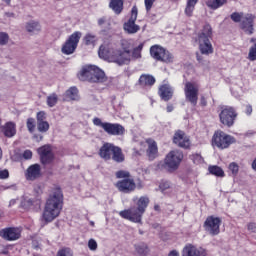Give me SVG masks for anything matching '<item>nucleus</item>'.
Instances as JSON below:
<instances>
[{
    "label": "nucleus",
    "mask_w": 256,
    "mask_h": 256,
    "mask_svg": "<svg viewBox=\"0 0 256 256\" xmlns=\"http://www.w3.org/2000/svg\"><path fill=\"white\" fill-rule=\"evenodd\" d=\"M63 209V192L61 189L57 188L48 197L44 211L42 213V227L48 225V223H53L59 215H61V210Z\"/></svg>",
    "instance_id": "f257e3e1"
},
{
    "label": "nucleus",
    "mask_w": 256,
    "mask_h": 256,
    "mask_svg": "<svg viewBox=\"0 0 256 256\" xmlns=\"http://www.w3.org/2000/svg\"><path fill=\"white\" fill-rule=\"evenodd\" d=\"M121 47L123 51L115 48H108L105 45H101L98 51L100 59L105 61H111L117 63V65H125V62L129 58V41L122 40Z\"/></svg>",
    "instance_id": "f03ea898"
},
{
    "label": "nucleus",
    "mask_w": 256,
    "mask_h": 256,
    "mask_svg": "<svg viewBox=\"0 0 256 256\" xmlns=\"http://www.w3.org/2000/svg\"><path fill=\"white\" fill-rule=\"evenodd\" d=\"M211 39H213V28L211 24L206 23L195 38V42L198 43L202 55H211L213 53Z\"/></svg>",
    "instance_id": "7ed1b4c3"
},
{
    "label": "nucleus",
    "mask_w": 256,
    "mask_h": 256,
    "mask_svg": "<svg viewBox=\"0 0 256 256\" xmlns=\"http://www.w3.org/2000/svg\"><path fill=\"white\" fill-rule=\"evenodd\" d=\"M133 203L136 205L135 210H130L129 221L133 223H141V219L151 200L147 196H141L140 198H133Z\"/></svg>",
    "instance_id": "20e7f679"
},
{
    "label": "nucleus",
    "mask_w": 256,
    "mask_h": 256,
    "mask_svg": "<svg viewBox=\"0 0 256 256\" xmlns=\"http://www.w3.org/2000/svg\"><path fill=\"white\" fill-rule=\"evenodd\" d=\"M237 140L235 137L225 133L223 130H217L214 132L212 137V145L213 147H217V149H229L233 143H236Z\"/></svg>",
    "instance_id": "39448f33"
},
{
    "label": "nucleus",
    "mask_w": 256,
    "mask_h": 256,
    "mask_svg": "<svg viewBox=\"0 0 256 256\" xmlns=\"http://www.w3.org/2000/svg\"><path fill=\"white\" fill-rule=\"evenodd\" d=\"M238 115L239 114L234 107L222 106L219 113L220 123L224 125V127L231 128L233 125H235V121H237Z\"/></svg>",
    "instance_id": "423d86ee"
},
{
    "label": "nucleus",
    "mask_w": 256,
    "mask_h": 256,
    "mask_svg": "<svg viewBox=\"0 0 256 256\" xmlns=\"http://www.w3.org/2000/svg\"><path fill=\"white\" fill-rule=\"evenodd\" d=\"M150 57L161 63H173V54L159 44L150 47Z\"/></svg>",
    "instance_id": "0eeeda50"
},
{
    "label": "nucleus",
    "mask_w": 256,
    "mask_h": 256,
    "mask_svg": "<svg viewBox=\"0 0 256 256\" xmlns=\"http://www.w3.org/2000/svg\"><path fill=\"white\" fill-rule=\"evenodd\" d=\"M93 124L96 127H101L108 135L119 136L125 133V128H123L121 124L103 122L100 118L97 117L93 119Z\"/></svg>",
    "instance_id": "6e6552de"
},
{
    "label": "nucleus",
    "mask_w": 256,
    "mask_h": 256,
    "mask_svg": "<svg viewBox=\"0 0 256 256\" xmlns=\"http://www.w3.org/2000/svg\"><path fill=\"white\" fill-rule=\"evenodd\" d=\"M184 154L181 150H172L170 151L164 160V163L169 171H177L179 169V165H181V161H183Z\"/></svg>",
    "instance_id": "1a4fd4ad"
},
{
    "label": "nucleus",
    "mask_w": 256,
    "mask_h": 256,
    "mask_svg": "<svg viewBox=\"0 0 256 256\" xmlns=\"http://www.w3.org/2000/svg\"><path fill=\"white\" fill-rule=\"evenodd\" d=\"M221 223L222 220L220 217H215L213 215L208 216L204 221L203 228L206 233L215 237L221 233Z\"/></svg>",
    "instance_id": "9d476101"
},
{
    "label": "nucleus",
    "mask_w": 256,
    "mask_h": 256,
    "mask_svg": "<svg viewBox=\"0 0 256 256\" xmlns=\"http://www.w3.org/2000/svg\"><path fill=\"white\" fill-rule=\"evenodd\" d=\"M81 35V32L76 31L67 39L62 46V53L64 55H73V53H75V49H77V45H79Z\"/></svg>",
    "instance_id": "9b49d317"
},
{
    "label": "nucleus",
    "mask_w": 256,
    "mask_h": 256,
    "mask_svg": "<svg viewBox=\"0 0 256 256\" xmlns=\"http://www.w3.org/2000/svg\"><path fill=\"white\" fill-rule=\"evenodd\" d=\"M184 93L186 101L193 107H197V101H199V87L193 82H186L184 87Z\"/></svg>",
    "instance_id": "f8f14e48"
},
{
    "label": "nucleus",
    "mask_w": 256,
    "mask_h": 256,
    "mask_svg": "<svg viewBox=\"0 0 256 256\" xmlns=\"http://www.w3.org/2000/svg\"><path fill=\"white\" fill-rule=\"evenodd\" d=\"M172 143L181 149H191V139L183 130H176L174 132Z\"/></svg>",
    "instance_id": "ddd939ff"
},
{
    "label": "nucleus",
    "mask_w": 256,
    "mask_h": 256,
    "mask_svg": "<svg viewBox=\"0 0 256 256\" xmlns=\"http://www.w3.org/2000/svg\"><path fill=\"white\" fill-rule=\"evenodd\" d=\"M255 15L245 14L240 23V29L246 33V35H253L255 33Z\"/></svg>",
    "instance_id": "4468645a"
},
{
    "label": "nucleus",
    "mask_w": 256,
    "mask_h": 256,
    "mask_svg": "<svg viewBox=\"0 0 256 256\" xmlns=\"http://www.w3.org/2000/svg\"><path fill=\"white\" fill-rule=\"evenodd\" d=\"M0 237L5 241H17V239H21V228H4L0 230Z\"/></svg>",
    "instance_id": "2eb2a0df"
},
{
    "label": "nucleus",
    "mask_w": 256,
    "mask_h": 256,
    "mask_svg": "<svg viewBox=\"0 0 256 256\" xmlns=\"http://www.w3.org/2000/svg\"><path fill=\"white\" fill-rule=\"evenodd\" d=\"M182 256H207V251L193 244H186L182 249Z\"/></svg>",
    "instance_id": "dca6fc26"
},
{
    "label": "nucleus",
    "mask_w": 256,
    "mask_h": 256,
    "mask_svg": "<svg viewBox=\"0 0 256 256\" xmlns=\"http://www.w3.org/2000/svg\"><path fill=\"white\" fill-rule=\"evenodd\" d=\"M146 143L148 145L146 155L149 161H155V159L159 157V147L157 146V142L151 138H148L146 139Z\"/></svg>",
    "instance_id": "f3484780"
},
{
    "label": "nucleus",
    "mask_w": 256,
    "mask_h": 256,
    "mask_svg": "<svg viewBox=\"0 0 256 256\" xmlns=\"http://www.w3.org/2000/svg\"><path fill=\"white\" fill-rule=\"evenodd\" d=\"M41 177V165L32 164L25 171V178L27 181H36Z\"/></svg>",
    "instance_id": "a211bd4d"
},
{
    "label": "nucleus",
    "mask_w": 256,
    "mask_h": 256,
    "mask_svg": "<svg viewBox=\"0 0 256 256\" xmlns=\"http://www.w3.org/2000/svg\"><path fill=\"white\" fill-rule=\"evenodd\" d=\"M38 154L40 155L41 163H43V165H47L53 161V152L49 145H44L38 148Z\"/></svg>",
    "instance_id": "6ab92c4d"
},
{
    "label": "nucleus",
    "mask_w": 256,
    "mask_h": 256,
    "mask_svg": "<svg viewBox=\"0 0 256 256\" xmlns=\"http://www.w3.org/2000/svg\"><path fill=\"white\" fill-rule=\"evenodd\" d=\"M158 95L162 101H171L173 99L174 90L169 84H162L158 88Z\"/></svg>",
    "instance_id": "aec40b11"
},
{
    "label": "nucleus",
    "mask_w": 256,
    "mask_h": 256,
    "mask_svg": "<svg viewBox=\"0 0 256 256\" xmlns=\"http://www.w3.org/2000/svg\"><path fill=\"white\" fill-rule=\"evenodd\" d=\"M137 15H139V10H138L137 6H133L131 9V16L129 19V33L130 34L137 33L139 31H141V26L135 24V21H137Z\"/></svg>",
    "instance_id": "412c9836"
},
{
    "label": "nucleus",
    "mask_w": 256,
    "mask_h": 256,
    "mask_svg": "<svg viewBox=\"0 0 256 256\" xmlns=\"http://www.w3.org/2000/svg\"><path fill=\"white\" fill-rule=\"evenodd\" d=\"M156 82L157 80L153 75L142 74L138 80V85L142 87V89H151Z\"/></svg>",
    "instance_id": "4be33fe9"
},
{
    "label": "nucleus",
    "mask_w": 256,
    "mask_h": 256,
    "mask_svg": "<svg viewBox=\"0 0 256 256\" xmlns=\"http://www.w3.org/2000/svg\"><path fill=\"white\" fill-rule=\"evenodd\" d=\"M115 150V145L112 143H105L99 150V155L104 161H111L113 156V151Z\"/></svg>",
    "instance_id": "5701e85b"
},
{
    "label": "nucleus",
    "mask_w": 256,
    "mask_h": 256,
    "mask_svg": "<svg viewBox=\"0 0 256 256\" xmlns=\"http://www.w3.org/2000/svg\"><path fill=\"white\" fill-rule=\"evenodd\" d=\"M95 66H85L82 70L78 73V78L80 81H89L92 83L93 81V73H94Z\"/></svg>",
    "instance_id": "b1692460"
},
{
    "label": "nucleus",
    "mask_w": 256,
    "mask_h": 256,
    "mask_svg": "<svg viewBox=\"0 0 256 256\" xmlns=\"http://www.w3.org/2000/svg\"><path fill=\"white\" fill-rule=\"evenodd\" d=\"M25 29L30 35H39L41 33V23L37 20H30L26 22Z\"/></svg>",
    "instance_id": "393cba45"
},
{
    "label": "nucleus",
    "mask_w": 256,
    "mask_h": 256,
    "mask_svg": "<svg viewBox=\"0 0 256 256\" xmlns=\"http://www.w3.org/2000/svg\"><path fill=\"white\" fill-rule=\"evenodd\" d=\"M82 41L84 45H86V47L95 49V47H97V43H99V36L91 32H88L84 35Z\"/></svg>",
    "instance_id": "a878e982"
},
{
    "label": "nucleus",
    "mask_w": 256,
    "mask_h": 256,
    "mask_svg": "<svg viewBox=\"0 0 256 256\" xmlns=\"http://www.w3.org/2000/svg\"><path fill=\"white\" fill-rule=\"evenodd\" d=\"M107 81V76H105V72L99 69V67L94 66V72L92 74V83H105Z\"/></svg>",
    "instance_id": "bb28decb"
},
{
    "label": "nucleus",
    "mask_w": 256,
    "mask_h": 256,
    "mask_svg": "<svg viewBox=\"0 0 256 256\" xmlns=\"http://www.w3.org/2000/svg\"><path fill=\"white\" fill-rule=\"evenodd\" d=\"M3 133L5 137H15L17 129L15 128V123L7 122L3 127Z\"/></svg>",
    "instance_id": "cd10ccee"
},
{
    "label": "nucleus",
    "mask_w": 256,
    "mask_h": 256,
    "mask_svg": "<svg viewBox=\"0 0 256 256\" xmlns=\"http://www.w3.org/2000/svg\"><path fill=\"white\" fill-rule=\"evenodd\" d=\"M65 99L67 101H79V90L77 87H71L65 92Z\"/></svg>",
    "instance_id": "c85d7f7f"
},
{
    "label": "nucleus",
    "mask_w": 256,
    "mask_h": 256,
    "mask_svg": "<svg viewBox=\"0 0 256 256\" xmlns=\"http://www.w3.org/2000/svg\"><path fill=\"white\" fill-rule=\"evenodd\" d=\"M115 163H123L125 161V155H123V151L118 146L114 147V151L112 152V157Z\"/></svg>",
    "instance_id": "c756f323"
},
{
    "label": "nucleus",
    "mask_w": 256,
    "mask_h": 256,
    "mask_svg": "<svg viewBox=\"0 0 256 256\" xmlns=\"http://www.w3.org/2000/svg\"><path fill=\"white\" fill-rule=\"evenodd\" d=\"M109 7L116 15H119L123 11V0H110Z\"/></svg>",
    "instance_id": "7c9ffc66"
},
{
    "label": "nucleus",
    "mask_w": 256,
    "mask_h": 256,
    "mask_svg": "<svg viewBox=\"0 0 256 256\" xmlns=\"http://www.w3.org/2000/svg\"><path fill=\"white\" fill-rule=\"evenodd\" d=\"M135 251L139 256L149 255V246L145 242H140L135 245Z\"/></svg>",
    "instance_id": "2f4dec72"
},
{
    "label": "nucleus",
    "mask_w": 256,
    "mask_h": 256,
    "mask_svg": "<svg viewBox=\"0 0 256 256\" xmlns=\"http://www.w3.org/2000/svg\"><path fill=\"white\" fill-rule=\"evenodd\" d=\"M225 4H227V0H206L207 7L213 11L220 9Z\"/></svg>",
    "instance_id": "473e14b6"
},
{
    "label": "nucleus",
    "mask_w": 256,
    "mask_h": 256,
    "mask_svg": "<svg viewBox=\"0 0 256 256\" xmlns=\"http://www.w3.org/2000/svg\"><path fill=\"white\" fill-rule=\"evenodd\" d=\"M208 171L210 175H214L215 177H225V171L217 165L209 166Z\"/></svg>",
    "instance_id": "72a5a7b5"
},
{
    "label": "nucleus",
    "mask_w": 256,
    "mask_h": 256,
    "mask_svg": "<svg viewBox=\"0 0 256 256\" xmlns=\"http://www.w3.org/2000/svg\"><path fill=\"white\" fill-rule=\"evenodd\" d=\"M199 3V0H188L185 8V13L188 17L193 15V11H195V6Z\"/></svg>",
    "instance_id": "f704fd0d"
},
{
    "label": "nucleus",
    "mask_w": 256,
    "mask_h": 256,
    "mask_svg": "<svg viewBox=\"0 0 256 256\" xmlns=\"http://www.w3.org/2000/svg\"><path fill=\"white\" fill-rule=\"evenodd\" d=\"M116 187L121 193H129V179L118 181Z\"/></svg>",
    "instance_id": "c9c22d12"
},
{
    "label": "nucleus",
    "mask_w": 256,
    "mask_h": 256,
    "mask_svg": "<svg viewBox=\"0 0 256 256\" xmlns=\"http://www.w3.org/2000/svg\"><path fill=\"white\" fill-rule=\"evenodd\" d=\"M250 43H253V45L249 49L248 59L250 61H256V38H251Z\"/></svg>",
    "instance_id": "e433bc0d"
},
{
    "label": "nucleus",
    "mask_w": 256,
    "mask_h": 256,
    "mask_svg": "<svg viewBox=\"0 0 256 256\" xmlns=\"http://www.w3.org/2000/svg\"><path fill=\"white\" fill-rule=\"evenodd\" d=\"M144 44L140 43L137 47L132 50V59L136 61V59H141V51H143Z\"/></svg>",
    "instance_id": "4c0bfd02"
},
{
    "label": "nucleus",
    "mask_w": 256,
    "mask_h": 256,
    "mask_svg": "<svg viewBox=\"0 0 256 256\" xmlns=\"http://www.w3.org/2000/svg\"><path fill=\"white\" fill-rule=\"evenodd\" d=\"M58 101H59V96H57V94L55 93H52L47 97L46 103L48 107H55Z\"/></svg>",
    "instance_id": "58836bf2"
},
{
    "label": "nucleus",
    "mask_w": 256,
    "mask_h": 256,
    "mask_svg": "<svg viewBox=\"0 0 256 256\" xmlns=\"http://www.w3.org/2000/svg\"><path fill=\"white\" fill-rule=\"evenodd\" d=\"M33 199L29 198V196H24L21 201V207L23 209H31L33 207Z\"/></svg>",
    "instance_id": "ea45409f"
},
{
    "label": "nucleus",
    "mask_w": 256,
    "mask_h": 256,
    "mask_svg": "<svg viewBox=\"0 0 256 256\" xmlns=\"http://www.w3.org/2000/svg\"><path fill=\"white\" fill-rule=\"evenodd\" d=\"M243 17H245V14L243 12H234L230 15V19L234 23H241V21H243Z\"/></svg>",
    "instance_id": "a19ab883"
},
{
    "label": "nucleus",
    "mask_w": 256,
    "mask_h": 256,
    "mask_svg": "<svg viewBox=\"0 0 256 256\" xmlns=\"http://www.w3.org/2000/svg\"><path fill=\"white\" fill-rule=\"evenodd\" d=\"M228 169L233 177H237V175H239V164H237V162H231Z\"/></svg>",
    "instance_id": "79ce46f5"
},
{
    "label": "nucleus",
    "mask_w": 256,
    "mask_h": 256,
    "mask_svg": "<svg viewBox=\"0 0 256 256\" xmlns=\"http://www.w3.org/2000/svg\"><path fill=\"white\" fill-rule=\"evenodd\" d=\"M37 129L40 133H47L49 131V122H37Z\"/></svg>",
    "instance_id": "37998d69"
},
{
    "label": "nucleus",
    "mask_w": 256,
    "mask_h": 256,
    "mask_svg": "<svg viewBox=\"0 0 256 256\" xmlns=\"http://www.w3.org/2000/svg\"><path fill=\"white\" fill-rule=\"evenodd\" d=\"M9 43V34L7 32H0V45L4 47Z\"/></svg>",
    "instance_id": "c03bdc74"
},
{
    "label": "nucleus",
    "mask_w": 256,
    "mask_h": 256,
    "mask_svg": "<svg viewBox=\"0 0 256 256\" xmlns=\"http://www.w3.org/2000/svg\"><path fill=\"white\" fill-rule=\"evenodd\" d=\"M190 159L195 163V165H200V163H203V156L199 153L192 154L190 156Z\"/></svg>",
    "instance_id": "a18cd8bd"
},
{
    "label": "nucleus",
    "mask_w": 256,
    "mask_h": 256,
    "mask_svg": "<svg viewBox=\"0 0 256 256\" xmlns=\"http://www.w3.org/2000/svg\"><path fill=\"white\" fill-rule=\"evenodd\" d=\"M57 256H73V250L70 248H63L57 252Z\"/></svg>",
    "instance_id": "49530a36"
},
{
    "label": "nucleus",
    "mask_w": 256,
    "mask_h": 256,
    "mask_svg": "<svg viewBox=\"0 0 256 256\" xmlns=\"http://www.w3.org/2000/svg\"><path fill=\"white\" fill-rule=\"evenodd\" d=\"M155 1L157 0H144L146 13H151V9H153V5H155Z\"/></svg>",
    "instance_id": "de8ad7c7"
},
{
    "label": "nucleus",
    "mask_w": 256,
    "mask_h": 256,
    "mask_svg": "<svg viewBox=\"0 0 256 256\" xmlns=\"http://www.w3.org/2000/svg\"><path fill=\"white\" fill-rule=\"evenodd\" d=\"M27 129L30 133H33V131H35V119L33 118L27 119Z\"/></svg>",
    "instance_id": "09e8293b"
},
{
    "label": "nucleus",
    "mask_w": 256,
    "mask_h": 256,
    "mask_svg": "<svg viewBox=\"0 0 256 256\" xmlns=\"http://www.w3.org/2000/svg\"><path fill=\"white\" fill-rule=\"evenodd\" d=\"M37 123H43L47 119V114L44 111H40L36 116Z\"/></svg>",
    "instance_id": "8fccbe9b"
},
{
    "label": "nucleus",
    "mask_w": 256,
    "mask_h": 256,
    "mask_svg": "<svg viewBox=\"0 0 256 256\" xmlns=\"http://www.w3.org/2000/svg\"><path fill=\"white\" fill-rule=\"evenodd\" d=\"M117 179H129V172L120 170L116 172Z\"/></svg>",
    "instance_id": "3c124183"
},
{
    "label": "nucleus",
    "mask_w": 256,
    "mask_h": 256,
    "mask_svg": "<svg viewBox=\"0 0 256 256\" xmlns=\"http://www.w3.org/2000/svg\"><path fill=\"white\" fill-rule=\"evenodd\" d=\"M88 249H90V251H97V241H95V239L88 241Z\"/></svg>",
    "instance_id": "603ef678"
},
{
    "label": "nucleus",
    "mask_w": 256,
    "mask_h": 256,
    "mask_svg": "<svg viewBox=\"0 0 256 256\" xmlns=\"http://www.w3.org/2000/svg\"><path fill=\"white\" fill-rule=\"evenodd\" d=\"M171 183L169 181H162L159 185V189L161 191H167V189H170Z\"/></svg>",
    "instance_id": "864d4df0"
},
{
    "label": "nucleus",
    "mask_w": 256,
    "mask_h": 256,
    "mask_svg": "<svg viewBox=\"0 0 256 256\" xmlns=\"http://www.w3.org/2000/svg\"><path fill=\"white\" fill-rule=\"evenodd\" d=\"M0 179H9V170H0Z\"/></svg>",
    "instance_id": "5fc2aeb1"
},
{
    "label": "nucleus",
    "mask_w": 256,
    "mask_h": 256,
    "mask_svg": "<svg viewBox=\"0 0 256 256\" xmlns=\"http://www.w3.org/2000/svg\"><path fill=\"white\" fill-rule=\"evenodd\" d=\"M200 107H207V98L205 95L200 96V102H199Z\"/></svg>",
    "instance_id": "6e6d98bb"
},
{
    "label": "nucleus",
    "mask_w": 256,
    "mask_h": 256,
    "mask_svg": "<svg viewBox=\"0 0 256 256\" xmlns=\"http://www.w3.org/2000/svg\"><path fill=\"white\" fill-rule=\"evenodd\" d=\"M248 231H252V233H255L256 231V223L255 222H250L247 225Z\"/></svg>",
    "instance_id": "4d7b16f0"
},
{
    "label": "nucleus",
    "mask_w": 256,
    "mask_h": 256,
    "mask_svg": "<svg viewBox=\"0 0 256 256\" xmlns=\"http://www.w3.org/2000/svg\"><path fill=\"white\" fill-rule=\"evenodd\" d=\"M134 189H137V185L135 184V181L133 179H129V191H133Z\"/></svg>",
    "instance_id": "13d9d810"
},
{
    "label": "nucleus",
    "mask_w": 256,
    "mask_h": 256,
    "mask_svg": "<svg viewBox=\"0 0 256 256\" xmlns=\"http://www.w3.org/2000/svg\"><path fill=\"white\" fill-rule=\"evenodd\" d=\"M120 217L123 219H129V210H123L119 212Z\"/></svg>",
    "instance_id": "bf43d9fd"
},
{
    "label": "nucleus",
    "mask_w": 256,
    "mask_h": 256,
    "mask_svg": "<svg viewBox=\"0 0 256 256\" xmlns=\"http://www.w3.org/2000/svg\"><path fill=\"white\" fill-rule=\"evenodd\" d=\"M23 157L24 159H31L33 157V152H31V150H26L23 153Z\"/></svg>",
    "instance_id": "052dcab7"
},
{
    "label": "nucleus",
    "mask_w": 256,
    "mask_h": 256,
    "mask_svg": "<svg viewBox=\"0 0 256 256\" xmlns=\"http://www.w3.org/2000/svg\"><path fill=\"white\" fill-rule=\"evenodd\" d=\"M143 153H144V150H137L134 148L132 157H141V155H143Z\"/></svg>",
    "instance_id": "680f3d73"
},
{
    "label": "nucleus",
    "mask_w": 256,
    "mask_h": 256,
    "mask_svg": "<svg viewBox=\"0 0 256 256\" xmlns=\"http://www.w3.org/2000/svg\"><path fill=\"white\" fill-rule=\"evenodd\" d=\"M105 24H107V18L106 17H102V18L98 19L99 27H103Z\"/></svg>",
    "instance_id": "e2e57ef3"
},
{
    "label": "nucleus",
    "mask_w": 256,
    "mask_h": 256,
    "mask_svg": "<svg viewBox=\"0 0 256 256\" xmlns=\"http://www.w3.org/2000/svg\"><path fill=\"white\" fill-rule=\"evenodd\" d=\"M245 113L249 116V115H251V113H253V106H251V105H246V107H245Z\"/></svg>",
    "instance_id": "0e129e2a"
},
{
    "label": "nucleus",
    "mask_w": 256,
    "mask_h": 256,
    "mask_svg": "<svg viewBox=\"0 0 256 256\" xmlns=\"http://www.w3.org/2000/svg\"><path fill=\"white\" fill-rule=\"evenodd\" d=\"M4 17L6 19H15V13H13V12H6V13H4Z\"/></svg>",
    "instance_id": "69168bd1"
},
{
    "label": "nucleus",
    "mask_w": 256,
    "mask_h": 256,
    "mask_svg": "<svg viewBox=\"0 0 256 256\" xmlns=\"http://www.w3.org/2000/svg\"><path fill=\"white\" fill-rule=\"evenodd\" d=\"M32 247L34 249H41V243H39V241H37V240H33Z\"/></svg>",
    "instance_id": "338daca9"
},
{
    "label": "nucleus",
    "mask_w": 256,
    "mask_h": 256,
    "mask_svg": "<svg viewBox=\"0 0 256 256\" xmlns=\"http://www.w3.org/2000/svg\"><path fill=\"white\" fill-rule=\"evenodd\" d=\"M168 256H179V251L177 250H172L168 253Z\"/></svg>",
    "instance_id": "774afa93"
}]
</instances>
